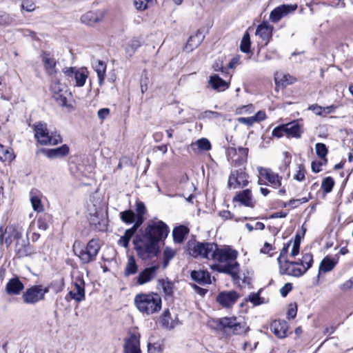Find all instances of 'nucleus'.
I'll list each match as a JSON object with an SVG mask.
<instances>
[{"label":"nucleus","mask_w":353,"mask_h":353,"mask_svg":"<svg viewBox=\"0 0 353 353\" xmlns=\"http://www.w3.org/2000/svg\"><path fill=\"white\" fill-rule=\"evenodd\" d=\"M137 308L147 315L158 312L161 308V299L157 293L137 294L134 298Z\"/></svg>","instance_id":"obj_2"},{"label":"nucleus","mask_w":353,"mask_h":353,"mask_svg":"<svg viewBox=\"0 0 353 353\" xmlns=\"http://www.w3.org/2000/svg\"><path fill=\"white\" fill-rule=\"evenodd\" d=\"M305 171L302 165L299 166V170L294 176V179L298 181H302L305 179Z\"/></svg>","instance_id":"obj_63"},{"label":"nucleus","mask_w":353,"mask_h":353,"mask_svg":"<svg viewBox=\"0 0 353 353\" xmlns=\"http://www.w3.org/2000/svg\"><path fill=\"white\" fill-rule=\"evenodd\" d=\"M237 319L236 317H223L218 320V326L221 329H228L232 332Z\"/></svg>","instance_id":"obj_33"},{"label":"nucleus","mask_w":353,"mask_h":353,"mask_svg":"<svg viewBox=\"0 0 353 353\" xmlns=\"http://www.w3.org/2000/svg\"><path fill=\"white\" fill-rule=\"evenodd\" d=\"M284 134H285V124L276 127L272 132V135L277 138H281Z\"/></svg>","instance_id":"obj_60"},{"label":"nucleus","mask_w":353,"mask_h":353,"mask_svg":"<svg viewBox=\"0 0 353 353\" xmlns=\"http://www.w3.org/2000/svg\"><path fill=\"white\" fill-rule=\"evenodd\" d=\"M105 11L99 10L96 12L90 11L81 17V21L83 23L92 26L95 23L101 21L104 18Z\"/></svg>","instance_id":"obj_19"},{"label":"nucleus","mask_w":353,"mask_h":353,"mask_svg":"<svg viewBox=\"0 0 353 353\" xmlns=\"http://www.w3.org/2000/svg\"><path fill=\"white\" fill-rule=\"evenodd\" d=\"M151 1L152 0H134V5L137 10L143 11L148 8V3Z\"/></svg>","instance_id":"obj_54"},{"label":"nucleus","mask_w":353,"mask_h":353,"mask_svg":"<svg viewBox=\"0 0 353 353\" xmlns=\"http://www.w3.org/2000/svg\"><path fill=\"white\" fill-rule=\"evenodd\" d=\"M272 26L268 23L263 22L258 26L256 30V35L268 41L272 36Z\"/></svg>","instance_id":"obj_30"},{"label":"nucleus","mask_w":353,"mask_h":353,"mask_svg":"<svg viewBox=\"0 0 353 353\" xmlns=\"http://www.w3.org/2000/svg\"><path fill=\"white\" fill-rule=\"evenodd\" d=\"M235 174L238 179L239 186H246L248 183V175L244 172L242 171H235Z\"/></svg>","instance_id":"obj_50"},{"label":"nucleus","mask_w":353,"mask_h":353,"mask_svg":"<svg viewBox=\"0 0 353 353\" xmlns=\"http://www.w3.org/2000/svg\"><path fill=\"white\" fill-rule=\"evenodd\" d=\"M315 150L316 154L323 159L325 162L324 163H326L327 159L326 156L327 154V149L324 143H318L315 145Z\"/></svg>","instance_id":"obj_44"},{"label":"nucleus","mask_w":353,"mask_h":353,"mask_svg":"<svg viewBox=\"0 0 353 353\" xmlns=\"http://www.w3.org/2000/svg\"><path fill=\"white\" fill-rule=\"evenodd\" d=\"M93 68L97 74L99 84L102 85L105 77L106 64L102 61H96L93 63Z\"/></svg>","instance_id":"obj_31"},{"label":"nucleus","mask_w":353,"mask_h":353,"mask_svg":"<svg viewBox=\"0 0 353 353\" xmlns=\"http://www.w3.org/2000/svg\"><path fill=\"white\" fill-rule=\"evenodd\" d=\"M299 262H290L287 259L283 260V263L279 265L280 272L295 277H299L305 273V270L299 267Z\"/></svg>","instance_id":"obj_14"},{"label":"nucleus","mask_w":353,"mask_h":353,"mask_svg":"<svg viewBox=\"0 0 353 353\" xmlns=\"http://www.w3.org/2000/svg\"><path fill=\"white\" fill-rule=\"evenodd\" d=\"M204 37V35L201 31H197L194 35L189 38L185 46V50L188 52L193 51L202 43Z\"/></svg>","instance_id":"obj_25"},{"label":"nucleus","mask_w":353,"mask_h":353,"mask_svg":"<svg viewBox=\"0 0 353 353\" xmlns=\"http://www.w3.org/2000/svg\"><path fill=\"white\" fill-rule=\"evenodd\" d=\"M175 255V252L170 248H167L163 252L164 256V268H165L169 262Z\"/></svg>","instance_id":"obj_57"},{"label":"nucleus","mask_w":353,"mask_h":353,"mask_svg":"<svg viewBox=\"0 0 353 353\" xmlns=\"http://www.w3.org/2000/svg\"><path fill=\"white\" fill-rule=\"evenodd\" d=\"M136 223L141 225L145 221L144 215L146 213V208L144 203L141 201H138L136 203Z\"/></svg>","instance_id":"obj_34"},{"label":"nucleus","mask_w":353,"mask_h":353,"mask_svg":"<svg viewBox=\"0 0 353 353\" xmlns=\"http://www.w3.org/2000/svg\"><path fill=\"white\" fill-rule=\"evenodd\" d=\"M169 233V228L162 221L152 220L148 223L144 236L159 243L165 239Z\"/></svg>","instance_id":"obj_7"},{"label":"nucleus","mask_w":353,"mask_h":353,"mask_svg":"<svg viewBox=\"0 0 353 353\" xmlns=\"http://www.w3.org/2000/svg\"><path fill=\"white\" fill-rule=\"evenodd\" d=\"M299 248L300 240L296 239L293 243L292 248L290 251V256L292 257H295L296 256H297L299 253Z\"/></svg>","instance_id":"obj_62"},{"label":"nucleus","mask_w":353,"mask_h":353,"mask_svg":"<svg viewBox=\"0 0 353 353\" xmlns=\"http://www.w3.org/2000/svg\"><path fill=\"white\" fill-rule=\"evenodd\" d=\"M49 292L48 287L41 285H33L26 290L23 294V299L26 303L34 304L44 299L45 294Z\"/></svg>","instance_id":"obj_9"},{"label":"nucleus","mask_w":353,"mask_h":353,"mask_svg":"<svg viewBox=\"0 0 353 353\" xmlns=\"http://www.w3.org/2000/svg\"><path fill=\"white\" fill-rule=\"evenodd\" d=\"M234 202H239L241 205L249 208L254 206V202L252 199L251 190L249 189L241 191L234 196L233 198Z\"/></svg>","instance_id":"obj_22"},{"label":"nucleus","mask_w":353,"mask_h":353,"mask_svg":"<svg viewBox=\"0 0 353 353\" xmlns=\"http://www.w3.org/2000/svg\"><path fill=\"white\" fill-rule=\"evenodd\" d=\"M291 241H289L283 245L282 250H281L279 256L277 259L278 263L280 265L281 263H283V260L287 259L286 256L288 252V249L290 245Z\"/></svg>","instance_id":"obj_52"},{"label":"nucleus","mask_w":353,"mask_h":353,"mask_svg":"<svg viewBox=\"0 0 353 353\" xmlns=\"http://www.w3.org/2000/svg\"><path fill=\"white\" fill-rule=\"evenodd\" d=\"M254 111V108L252 104H248L245 105H241L236 109V113L237 114H250Z\"/></svg>","instance_id":"obj_51"},{"label":"nucleus","mask_w":353,"mask_h":353,"mask_svg":"<svg viewBox=\"0 0 353 353\" xmlns=\"http://www.w3.org/2000/svg\"><path fill=\"white\" fill-rule=\"evenodd\" d=\"M14 159V155L11 149L5 148L0 143V161L3 162L12 161Z\"/></svg>","instance_id":"obj_37"},{"label":"nucleus","mask_w":353,"mask_h":353,"mask_svg":"<svg viewBox=\"0 0 353 353\" xmlns=\"http://www.w3.org/2000/svg\"><path fill=\"white\" fill-rule=\"evenodd\" d=\"M110 111L109 108H101L98 110L97 116L99 119L104 120L105 119H106L108 117V115L110 114Z\"/></svg>","instance_id":"obj_64"},{"label":"nucleus","mask_w":353,"mask_h":353,"mask_svg":"<svg viewBox=\"0 0 353 353\" xmlns=\"http://www.w3.org/2000/svg\"><path fill=\"white\" fill-rule=\"evenodd\" d=\"M296 8L297 5L296 4H283L280 6H278L270 12V19L272 22L276 23L281 18L287 16L290 13L294 12L296 10Z\"/></svg>","instance_id":"obj_16"},{"label":"nucleus","mask_w":353,"mask_h":353,"mask_svg":"<svg viewBox=\"0 0 353 353\" xmlns=\"http://www.w3.org/2000/svg\"><path fill=\"white\" fill-rule=\"evenodd\" d=\"M69 150V147L65 144L54 149L48 150L46 155L50 159L62 158L68 154Z\"/></svg>","instance_id":"obj_28"},{"label":"nucleus","mask_w":353,"mask_h":353,"mask_svg":"<svg viewBox=\"0 0 353 353\" xmlns=\"http://www.w3.org/2000/svg\"><path fill=\"white\" fill-rule=\"evenodd\" d=\"M222 117V114L217 112L207 110L203 112L200 117L203 119H216Z\"/></svg>","instance_id":"obj_49"},{"label":"nucleus","mask_w":353,"mask_h":353,"mask_svg":"<svg viewBox=\"0 0 353 353\" xmlns=\"http://www.w3.org/2000/svg\"><path fill=\"white\" fill-rule=\"evenodd\" d=\"M228 183L230 188L236 189L240 187L235 172H232L230 175Z\"/></svg>","instance_id":"obj_56"},{"label":"nucleus","mask_w":353,"mask_h":353,"mask_svg":"<svg viewBox=\"0 0 353 353\" xmlns=\"http://www.w3.org/2000/svg\"><path fill=\"white\" fill-rule=\"evenodd\" d=\"M208 83L212 89L218 92L224 91L229 88V83L222 79L217 74L210 76Z\"/></svg>","instance_id":"obj_26"},{"label":"nucleus","mask_w":353,"mask_h":353,"mask_svg":"<svg viewBox=\"0 0 353 353\" xmlns=\"http://www.w3.org/2000/svg\"><path fill=\"white\" fill-rule=\"evenodd\" d=\"M297 313V305L296 303H292L288 306L287 316L288 319H294Z\"/></svg>","instance_id":"obj_61"},{"label":"nucleus","mask_w":353,"mask_h":353,"mask_svg":"<svg viewBox=\"0 0 353 353\" xmlns=\"http://www.w3.org/2000/svg\"><path fill=\"white\" fill-rule=\"evenodd\" d=\"M240 297L239 293L234 290L223 291L216 296V301L223 307H230L236 303Z\"/></svg>","instance_id":"obj_15"},{"label":"nucleus","mask_w":353,"mask_h":353,"mask_svg":"<svg viewBox=\"0 0 353 353\" xmlns=\"http://www.w3.org/2000/svg\"><path fill=\"white\" fill-rule=\"evenodd\" d=\"M245 300L247 301L251 302L254 306L260 305L261 304L265 303V299L264 298L260 296L259 292L250 293Z\"/></svg>","instance_id":"obj_43"},{"label":"nucleus","mask_w":353,"mask_h":353,"mask_svg":"<svg viewBox=\"0 0 353 353\" xmlns=\"http://www.w3.org/2000/svg\"><path fill=\"white\" fill-rule=\"evenodd\" d=\"M313 263V256L310 253H306L303 255L301 262L299 265L302 266L303 270H305V272L307 270L311 268Z\"/></svg>","instance_id":"obj_42"},{"label":"nucleus","mask_w":353,"mask_h":353,"mask_svg":"<svg viewBox=\"0 0 353 353\" xmlns=\"http://www.w3.org/2000/svg\"><path fill=\"white\" fill-rule=\"evenodd\" d=\"M24 289V285L18 276L8 280L6 285V292L8 295H19Z\"/></svg>","instance_id":"obj_20"},{"label":"nucleus","mask_w":353,"mask_h":353,"mask_svg":"<svg viewBox=\"0 0 353 353\" xmlns=\"http://www.w3.org/2000/svg\"><path fill=\"white\" fill-rule=\"evenodd\" d=\"M190 276L192 280L201 285L211 283L210 274L207 270H193L191 272Z\"/></svg>","instance_id":"obj_27"},{"label":"nucleus","mask_w":353,"mask_h":353,"mask_svg":"<svg viewBox=\"0 0 353 353\" xmlns=\"http://www.w3.org/2000/svg\"><path fill=\"white\" fill-rule=\"evenodd\" d=\"M140 46L141 41L137 38H134L127 43L125 48V52L131 57Z\"/></svg>","instance_id":"obj_38"},{"label":"nucleus","mask_w":353,"mask_h":353,"mask_svg":"<svg viewBox=\"0 0 353 353\" xmlns=\"http://www.w3.org/2000/svg\"><path fill=\"white\" fill-rule=\"evenodd\" d=\"M35 138L41 145H57L62 141L60 134L52 132L50 134L48 131L46 125L39 123L35 125Z\"/></svg>","instance_id":"obj_8"},{"label":"nucleus","mask_w":353,"mask_h":353,"mask_svg":"<svg viewBox=\"0 0 353 353\" xmlns=\"http://www.w3.org/2000/svg\"><path fill=\"white\" fill-rule=\"evenodd\" d=\"M158 285L166 295H171L172 294V283L171 282L161 279L159 280Z\"/></svg>","instance_id":"obj_46"},{"label":"nucleus","mask_w":353,"mask_h":353,"mask_svg":"<svg viewBox=\"0 0 353 353\" xmlns=\"http://www.w3.org/2000/svg\"><path fill=\"white\" fill-rule=\"evenodd\" d=\"M90 222L94 228L99 231H105L107 229L108 221L106 216L97 211L92 215H90Z\"/></svg>","instance_id":"obj_21"},{"label":"nucleus","mask_w":353,"mask_h":353,"mask_svg":"<svg viewBox=\"0 0 353 353\" xmlns=\"http://www.w3.org/2000/svg\"><path fill=\"white\" fill-rule=\"evenodd\" d=\"M120 217L122 221L126 224H131L136 222V216L133 211L129 210L121 212L120 213Z\"/></svg>","instance_id":"obj_40"},{"label":"nucleus","mask_w":353,"mask_h":353,"mask_svg":"<svg viewBox=\"0 0 353 353\" xmlns=\"http://www.w3.org/2000/svg\"><path fill=\"white\" fill-rule=\"evenodd\" d=\"M134 249L137 255L143 260L150 259L159 252L158 243L143 235L142 238L134 240Z\"/></svg>","instance_id":"obj_5"},{"label":"nucleus","mask_w":353,"mask_h":353,"mask_svg":"<svg viewBox=\"0 0 353 353\" xmlns=\"http://www.w3.org/2000/svg\"><path fill=\"white\" fill-rule=\"evenodd\" d=\"M140 226H141L140 225H137V223H135L132 228H130L125 231L123 236L128 241H130L131 238L132 237V236L135 234V232H137V230L139 229V228Z\"/></svg>","instance_id":"obj_55"},{"label":"nucleus","mask_w":353,"mask_h":353,"mask_svg":"<svg viewBox=\"0 0 353 353\" xmlns=\"http://www.w3.org/2000/svg\"><path fill=\"white\" fill-rule=\"evenodd\" d=\"M285 134L288 137L300 138L303 132V123L301 121H293L285 124Z\"/></svg>","instance_id":"obj_18"},{"label":"nucleus","mask_w":353,"mask_h":353,"mask_svg":"<svg viewBox=\"0 0 353 353\" xmlns=\"http://www.w3.org/2000/svg\"><path fill=\"white\" fill-rule=\"evenodd\" d=\"M170 312L168 311L164 312L163 317L162 319V324L168 329H172L175 327L176 323L172 321L169 322Z\"/></svg>","instance_id":"obj_53"},{"label":"nucleus","mask_w":353,"mask_h":353,"mask_svg":"<svg viewBox=\"0 0 353 353\" xmlns=\"http://www.w3.org/2000/svg\"><path fill=\"white\" fill-rule=\"evenodd\" d=\"M157 266L147 268L139 273L137 282L139 285H143L154 279L157 274Z\"/></svg>","instance_id":"obj_23"},{"label":"nucleus","mask_w":353,"mask_h":353,"mask_svg":"<svg viewBox=\"0 0 353 353\" xmlns=\"http://www.w3.org/2000/svg\"><path fill=\"white\" fill-rule=\"evenodd\" d=\"M138 270V266L137 265L134 257L132 256H130L128 258V261L125 268V275L130 276L137 273Z\"/></svg>","instance_id":"obj_35"},{"label":"nucleus","mask_w":353,"mask_h":353,"mask_svg":"<svg viewBox=\"0 0 353 353\" xmlns=\"http://www.w3.org/2000/svg\"><path fill=\"white\" fill-rule=\"evenodd\" d=\"M22 236L21 232L14 226H8L6 229L0 227V250L3 244L9 247L14 239H18Z\"/></svg>","instance_id":"obj_10"},{"label":"nucleus","mask_w":353,"mask_h":353,"mask_svg":"<svg viewBox=\"0 0 353 353\" xmlns=\"http://www.w3.org/2000/svg\"><path fill=\"white\" fill-rule=\"evenodd\" d=\"M30 201L34 210L37 212L43 211V208L41 205V200L38 197L32 196L30 199Z\"/></svg>","instance_id":"obj_58"},{"label":"nucleus","mask_w":353,"mask_h":353,"mask_svg":"<svg viewBox=\"0 0 353 353\" xmlns=\"http://www.w3.org/2000/svg\"><path fill=\"white\" fill-rule=\"evenodd\" d=\"M241 50L243 52L248 53L250 52V35L248 32L245 33L240 45Z\"/></svg>","instance_id":"obj_48"},{"label":"nucleus","mask_w":353,"mask_h":353,"mask_svg":"<svg viewBox=\"0 0 353 353\" xmlns=\"http://www.w3.org/2000/svg\"><path fill=\"white\" fill-rule=\"evenodd\" d=\"M295 79L289 74L282 75L281 77L277 75L275 77L276 83H281L283 86H287L294 83Z\"/></svg>","instance_id":"obj_45"},{"label":"nucleus","mask_w":353,"mask_h":353,"mask_svg":"<svg viewBox=\"0 0 353 353\" xmlns=\"http://www.w3.org/2000/svg\"><path fill=\"white\" fill-rule=\"evenodd\" d=\"M248 331L249 327L247 325L245 322H240L236 320L235 325H234L231 332L234 334H243L247 333Z\"/></svg>","instance_id":"obj_39"},{"label":"nucleus","mask_w":353,"mask_h":353,"mask_svg":"<svg viewBox=\"0 0 353 353\" xmlns=\"http://www.w3.org/2000/svg\"><path fill=\"white\" fill-rule=\"evenodd\" d=\"M237 256L236 250L230 247L219 248L216 244L212 261L219 264L213 265L211 268L221 272L234 274L239 267V263L236 261Z\"/></svg>","instance_id":"obj_1"},{"label":"nucleus","mask_w":353,"mask_h":353,"mask_svg":"<svg viewBox=\"0 0 353 353\" xmlns=\"http://www.w3.org/2000/svg\"><path fill=\"white\" fill-rule=\"evenodd\" d=\"M124 353H141L140 349V334L138 332L128 333V336L125 339L123 345Z\"/></svg>","instance_id":"obj_13"},{"label":"nucleus","mask_w":353,"mask_h":353,"mask_svg":"<svg viewBox=\"0 0 353 353\" xmlns=\"http://www.w3.org/2000/svg\"><path fill=\"white\" fill-rule=\"evenodd\" d=\"M334 185L333 179L330 176L325 177L321 183V188L325 193H329L332 190Z\"/></svg>","instance_id":"obj_47"},{"label":"nucleus","mask_w":353,"mask_h":353,"mask_svg":"<svg viewBox=\"0 0 353 353\" xmlns=\"http://www.w3.org/2000/svg\"><path fill=\"white\" fill-rule=\"evenodd\" d=\"M50 90L53 97L60 105H68V99L71 97V92L69 91L67 84L63 82L61 75L53 79L50 85Z\"/></svg>","instance_id":"obj_6"},{"label":"nucleus","mask_w":353,"mask_h":353,"mask_svg":"<svg viewBox=\"0 0 353 353\" xmlns=\"http://www.w3.org/2000/svg\"><path fill=\"white\" fill-rule=\"evenodd\" d=\"M36 8L34 3L30 0H25L21 4V10H26L27 12H33Z\"/></svg>","instance_id":"obj_59"},{"label":"nucleus","mask_w":353,"mask_h":353,"mask_svg":"<svg viewBox=\"0 0 353 353\" xmlns=\"http://www.w3.org/2000/svg\"><path fill=\"white\" fill-rule=\"evenodd\" d=\"M216 243L210 242L189 241L187 243V253L194 258L212 260Z\"/></svg>","instance_id":"obj_4"},{"label":"nucleus","mask_w":353,"mask_h":353,"mask_svg":"<svg viewBox=\"0 0 353 353\" xmlns=\"http://www.w3.org/2000/svg\"><path fill=\"white\" fill-rule=\"evenodd\" d=\"M338 263L336 259L330 256H325L319 265V271L327 272L331 271Z\"/></svg>","instance_id":"obj_32"},{"label":"nucleus","mask_w":353,"mask_h":353,"mask_svg":"<svg viewBox=\"0 0 353 353\" xmlns=\"http://www.w3.org/2000/svg\"><path fill=\"white\" fill-rule=\"evenodd\" d=\"M68 296L77 302H81L85 299L84 281L81 279L76 280Z\"/></svg>","instance_id":"obj_17"},{"label":"nucleus","mask_w":353,"mask_h":353,"mask_svg":"<svg viewBox=\"0 0 353 353\" xmlns=\"http://www.w3.org/2000/svg\"><path fill=\"white\" fill-rule=\"evenodd\" d=\"M65 77L68 81L70 79L75 80V85L82 87L84 85L88 78V72L84 69H76L75 68H65L63 70Z\"/></svg>","instance_id":"obj_11"},{"label":"nucleus","mask_w":353,"mask_h":353,"mask_svg":"<svg viewBox=\"0 0 353 353\" xmlns=\"http://www.w3.org/2000/svg\"><path fill=\"white\" fill-rule=\"evenodd\" d=\"M195 146H196L200 150L208 151L211 149L210 142L205 138L200 139L192 144V147L194 150H196L194 148Z\"/></svg>","instance_id":"obj_41"},{"label":"nucleus","mask_w":353,"mask_h":353,"mask_svg":"<svg viewBox=\"0 0 353 353\" xmlns=\"http://www.w3.org/2000/svg\"><path fill=\"white\" fill-rule=\"evenodd\" d=\"M42 61L44 64L46 71L49 74H52L56 72V61L48 53L43 52L41 54Z\"/></svg>","instance_id":"obj_29"},{"label":"nucleus","mask_w":353,"mask_h":353,"mask_svg":"<svg viewBox=\"0 0 353 353\" xmlns=\"http://www.w3.org/2000/svg\"><path fill=\"white\" fill-rule=\"evenodd\" d=\"M270 329L276 336L283 339L287 336L288 326L284 320H275L271 323Z\"/></svg>","instance_id":"obj_24"},{"label":"nucleus","mask_w":353,"mask_h":353,"mask_svg":"<svg viewBox=\"0 0 353 353\" xmlns=\"http://www.w3.org/2000/svg\"><path fill=\"white\" fill-rule=\"evenodd\" d=\"M188 232V230L185 226L181 225L175 228L172 232L174 241L176 243H181Z\"/></svg>","instance_id":"obj_36"},{"label":"nucleus","mask_w":353,"mask_h":353,"mask_svg":"<svg viewBox=\"0 0 353 353\" xmlns=\"http://www.w3.org/2000/svg\"><path fill=\"white\" fill-rule=\"evenodd\" d=\"M257 170L259 174V184H263V179H265L274 188L281 186L282 177L277 173L274 172L269 168L263 167H259Z\"/></svg>","instance_id":"obj_12"},{"label":"nucleus","mask_w":353,"mask_h":353,"mask_svg":"<svg viewBox=\"0 0 353 353\" xmlns=\"http://www.w3.org/2000/svg\"><path fill=\"white\" fill-rule=\"evenodd\" d=\"M99 250V243L94 239L90 240L86 246H84L80 241H75L72 246L73 252L84 264L94 261Z\"/></svg>","instance_id":"obj_3"}]
</instances>
